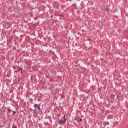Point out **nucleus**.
<instances>
[{"instance_id":"1","label":"nucleus","mask_w":128,"mask_h":128,"mask_svg":"<svg viewBox=\"0 0 128 128\" xmlns=\"http://www.w3.org/2000/svg\"><path fill=\"white\" fill-rule=\"evenodd\" d=\"M64 120H60L59 122V124L60 126H62V124H66V114H64L63 117Z\"/></svg>"},{"instance_id":"2","label":"nucleus","mask_w":128,"mask_h":128,"mask_svg":"<svg viewBox=\"0 0 128 128\" xmlns=\"http://www.w3.org/2000/svg\"><path fill=\"white\" fill-rule=\"evenodd\" d=\"M53 6L54 8H57V10L58 9V8H60V3L56 2H54Z\"/></svg>"},{"instance_id":"3","label":"nucleus","mask_w":128,"mask_h":128,"mask_svg":"<svg viewBox=\"0 0 128 128\" xmlns=\"http://www.w3.org/2000/svg\"><path fill=\"white\" fill-rule=\"evenodd\" d=\"M32 112H34V114H36L38 112V111L36 110V108H35L34 109L32 110Z\"/></svg>"},{"instance_id":"4","label":"nucleus","mask_w":128,"mask_h":128,"mask_svg":"<svg viewBox=\"0 0 128 128\" xmlns=\"http://www.w3.org/2000/svg\"><path fill=\"white\" fill-rule=\"evenodd\" d=\"M37 108L38 110H40V104H38Z\"/></svg>"},{"instance_id":"5","label":"nucleus","mask_w":128,"mask_h":128,"mask_svg":"<svg viewBox=\"0 0 128 128\" xmlns=\"http://www.w3.org/2000/svg\"><path fill=\"white\" fill-rule=\"evenodd\" d=\"M38 104H34V108H38Z\"/></svg>"},{"instance_id":"6","label":"nucleus","mask_w":128,"mask_h":128,"mask_svg":"<svg viewBox=\"0 0 128 128\" xmlns=\"http://www.w3.org/2000/svg\"><path fill=\"white\" fill-rule=\"evenodd\" d=\"M16 112L13 110V114H12V116H16Z\"/></svg>"},{"instance_id":"7","label":"nucleus","mask_w":128,"mask_h":128,"mask_svg":"<svg viewBox=\"0 0 128 128\" xmlns=\"http://www.w3.org/2000/svg\"><path fill=\"white\" fill-rule=\"evenodd\" d=\"M12 128H18V126H14V124Z\"/></svg>"},{"instance_id":"8","label":"nucleus","mask_w":128,"mask_h":128,"mask_svg":"<svg viewBox=\"0 0 128 128\" xmlns=\"http://www.w3.org/2000/svg\"><path fill=\"white\" fill-rule=\"evenodd\" d=\"M104 10H106V12H108V10H110L108 9V8H105Z\"/></svg>"},{"instance_id":"9","label":"nucleus","mask_w":128,"mask_h":128,"mask_svg":"<svg viewBox=\"0 0 128 128\" xmlns=\"http://www.w3.org/2000/svg\"><path fill=\"white\" fill-rule=\"evenodd\" d=\"M29 100H30V102H32V100H32V98H30Z\"/></svg>"},{"instance_id":"10","label":"nucleus","mask_w":128,"mask_h":128,"mask_svg":"<svg viewBox=\"0 0 128 128\" xmlns=\"http://www.w3.org/2000/svg\"><path fill=\"white\" fill-rule=\"evenodd\" d=\"M75 46H80V45H79L78 44V43H76V44H75Z\"/></svg>"},{"instance_id":"11","label":"nucleus","mask_w":128,"mask_h":128,"mask_svg":"<svg viewBox=\"0 0 128 128\" xmlns=\"http://www.w3.org/2000/svg\"><path fill=\"white\" fill-rule=\"evenodd\" d=\"M81 6H84V2H82L81 3Z\"/></svg>"},{"instance_id":"12","label":"nucleus","mask_w":128,"mask_h":128,"mask_svg":"<svg viewBox=\"0 0 128 128\" xmlns=\"http://www.w3.org/2000/svg\"><path fill=\"white\" fill-rule=\"evenodd\" d=\"M59 16H61V18H63L64 17V15H62V14H60Z\"/></svg>"},{"instance_id":"13","label":"nucleus","mask_w":128,"mask_h":128,"mask_svg":"<svg viewBox=\"0 0 128 128\" xmlns=\"http://www.w3.org/2000/svg\"><path fill=\"white\" fill-rule=\"evenodd\" d=\"M100 96V98H101V100H102L104 98V97H102V96Z\"/></svg>"},{"instance_id":"14","label":"nucleus","mask_w":128,"mask_h":128,"mask_svg":"<svg viewBox=\"0 0 128 128\" xmlns=\"http://www.w3.org/2000/svg\"><path fill=\"white\" fill-rule=\"evenodd\" d=\"M106 124H108V125L110 124V122H106Z\"/></svg>"},{"instance_id":"15","label":"nucleus","mask_w":128,"mask_h":128,"mask_svg":"<svg viewBox=\"0 0 128 128\" xmlns=\"http://www.w3.org/2000/svg\"><path fill=\"white\" fill-rule=\"evenodd\" d=\"M8 112H12V110H10V109H8Z\"/></svg>"},{"instance_id":"16","label":"nucleus","mask_w":128,"mask_h":128,"mask_svg":"<svg viewBox=\"0 0 128 128\" xmlns=\"http://www.w3.org/2000/svg\"><path fill=\"white\" fill-rule=\"evenodd\" d=\"M44 126H48V124H46V122H44Z\"/></svg>"},{"instance_id":"17","label":"nucleus","mask_w":128,"mask_h":128,"mask_svg":"<svg viewBox=\"0 0 128 128\" xmlns=\"http://www.w3.org/2000/svg\"><path fill=\"white\" fill-rule=\"evenodd\" d=\"M78 122H82V118H80Z\"/></svg>"},{"instance_id":"18","label":"nucleus","mask_w":128,"mask_h":128,"mask_svg":"<svg viewBox=\"0 0 128 128\" xmlns=\"http://www.w3.org/2000/svg\"><path fill=\"white\" fill-rule=\"evenodd\" d=\"M53 16H52V15L50 16V18H52Z\"/></svg>"},{"instance_id":"19","label":"nucleus","mask_w":128,"mask_h":128,"mask_svg":"<svg viewBox=\"0 0 128 128\" xmlns=\"http://www.w3.org/2000/svg\"><path fill=\"white\" fill-rule=\"evenodd\" d=\"M120 97L118 96H117V98H118H118H119Z\"/></svg>"},{"instance_id":"20","label":"nucleus","mask_w":128,"mask_h":128,"mask_svg":"<svg viewBox=\"0 0 128 128\" xmlns=\"http://www.w3.org/2000/svg\"><path fill=\"white\" fill-rule=\"evenodd\" d=\"M8 24H10L8 22L7 23V25L8 26Z\"/></svg>"},{"instance_id":"21","label":"nucleus","mask_w":128,"mask_h":128,"mask_svg":"<svg viewBox=\"0 0 128 128\" xmlns=\"http://www.w3.org/2000/svg\"><path fill=\"white\" fill-rule=\"evenodd\" d=\"M87 106H90V104H88V105H87Z\"/></svg>"},{"instance_id":"22","label":"nucleus","mask_w":128,"mask_h":128,"mask_svg":"<svg viewBox=\"0 0 128 128\" xmlns=\"http://www.w3.org/2000/svg\"><path fill=\"white\" fill-rule=\"evenodd\" d=\"M2 126L1 125V126H0V128H2Z\"/></svg>"},{"instance_id":"23","label":"nucleus","mask_w":128,"mask_h":128,"mask_svg":"<svg viewBox=\"0 0 128 128\" xmlns=\"http://www.w3.org/2000/svg\"><path fill=\"white\" fill-rule=\"evenodd\" d=\"M75 66H76V65H75Z\"/></svg>"},{"instance_id":"24","label":"nucleus","mask_w":128,"mask_h":128,"mask_svg":"<svg viewBox=\"0 0 128 128\" xmlns=\"http://www.w3.org/2000/svg\"><path fill=\"white\" fill-rule=\"evenodd\" d=\"M52 24H54V22H52Z\"/></svg>"}]
</instances>
